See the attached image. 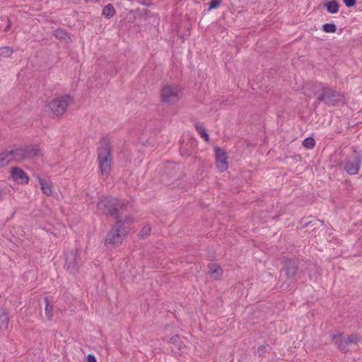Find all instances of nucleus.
<instances>
[{
  "label": "nucleus",
  "instance_id": "obj_1",
  "mask_svg": "<svg viewBox=\"0 0 362 362\" xmlns=\"http://www.w3.org/2000/svg\"><path fill=\"white\" fill-rule=\"evenodd\" d=\"M316 102L322 103L327 106H335L339 103H344V96L340 92L329 86H320L315 90Z\"/></svg>",
  "mask_w": 362,
  "mask_h": 362
},
{
  "label": "nucleus",
  "instance_id": "obj_2",
  "mask_svg": "<svg viewBox=\"0 0 362 362\" xmlns=\"http://www.w3.org/2000/svg\"><path fill=\"white\" fill-rule=\"evenodd\" d=\"M111 147L109 139L104 138L101 141V145L98 148V160L100 173L103 175L107 177L112 167V155Z\"/></svg>",
  "mask_w": 362,
  "mask_h": 362
},
{
  "label": "nucleus",
  "instance_id": "obj_3",
  "mask_svg": "<svg viewBox=\"0 0 362 362\" xmlns=\"http://www.w3.org/2000/svg\"><path fill=\"white\" fill-rule=\"evenodd\" d=\"M124 206V203L121 200L115 197L100 198L97 204V207L103 214L115 217L117 221L121 219L119 218V211Z\"/></svg>",
  "mask_w": 362,
  "mask_h": 362
},
{
  "label": "nucleus",
  "instance_id": "obj_4",
  "mask_svg": "<svg viewBox=\"0 0 362 362\" xmlns=\"http://www.w3.org/2000/svg\"><path fill=\"white\" fill-rule=\"evenodd\" d=\"M182 95V88L177 84H165L163 86L160 93L161 102L171 105L176 104Z\"/></svg>",
  "mask_w": 362,
  "mask_h": 362
},
{
  "label": "nucleus",
  "instance_id": "obj_5",
  "mask_svg": "<svg viewBox=\"0 0 362 362\" xmlns=\"http://www.w3.org/2000/svg\"><path fill=\"white\" fill-rule=\"evenodd\" d=\"M11 151L16 162L31 160L42 155L40 149L35 145L20 146Z\"/></svg>",
  "mask_w": 362,
  "mask_h": 362
},
{
  "label": "nucleus",
  "instance_id": "obj_6",
  "mask_svg": "<svg viewBox=\"0 0 362 362\" xmlns=\"http://www.w3.org/2000/svg\"><path fill=\"white\" fill-rule=\"evenodd\" d=\"M131 222L129 219H118L116 226L108 232L105 238L106 245H116L122 243L123 237L127 234V230L123 228L124 223L129 224Z\"/></svg>",
  "mask_w": 362,
  "mask_h": 362
},
{
  "label": "nucleus",
  "instance_id": "obj_7",
  "mask_svg": "<svg viewBox=\"0 0 362 362\" xmlns=\"http://www.w3.org/2000/svg\"><path fill=\"white\" fill-rule=\"evenodd\" d=\"M72 98L68 95H62L55 98L49 104V108L57 116L62 115L71 103Z\"/></svg>",
  "mask_w": 362,
  "mask_h": 362
},
{
  "label": "nucleus",
  "instance_id": "obj_8",
  "mask_svg": "<svg viewBox=\"0 0 362 362\" xmlns=\"http://www.w3.org/2000/svg\"><path fill=\"white\" fill-rule=\"evenodd\" d=\"M361 162V154L360 152L354 150L352 156L346 159L344 169L349 175H356L360 170Z\"/></svg>",
  "mask_w": 362,
  "mask_h": 362
},
{
  "label": "nucleus",
  "instance_id": "obj_9",
  "mask_svg": "<svg viewBox=\"0 0 362 362\" xmlns=\"http://www.w3.org/2000/svg\"><path fill=\"white\" fill-rule=\"evenodd\" d=\"M80 251L76 249L69 252L66 258V267L71 273H75L79 267L78 257Z\"/></svg>",
  "mask_w": 362,
  "mask_h": 362
},
{
  "label": "nucleus",
  "instance_id": "obj_10",
  "mask_svg": "<svg viewBox=\"0 0 362 362\" xmlns=\"http://www.w3.org/2000/svg\"><path fill=\"white\" fill-rule=\"evenodd\" d=\"M216 156V166L219 172H223L228 168L226 153L221 148L216 147L214 149Z\"/></svg>",
  "mask_w": 362,
  "mask_h": 362
},
{
  "label": "nucleus",
  "instance_id": "obj_11",
  "mask_svg": "<svg viewBox=\"0 0 362 362\" xmlns=\"http://www.w3.org/2000/svg\"><path fill=\"white\" fill-rule=\"evenodd\" d=\"M284 270L288 279L296 281L298 276V261L296 259H289L286 261Z\"/></svg>",
  "mask_w": 362,
  "mask_h": 362
},
{
  "label": "nucleus",
  "instance_id": "obj_12",
  "mask_svg": "<svg viewBox=\"0 0 362 362\" xmlns=\"http://www.w3.org/2000/svg\"><path fill=\"white\" fill-rule=\"evenodd\" d=\"M11 177L21 184H27L29 182V177L26 173L22 169L17 167L12 168Z\"/></svg>",
  "mask_w": 362,
  "mask_h": 362
},
{
  "label": "nucleus",
  "instance_id": "obj_13",
  "mask_svg": "<svg viewBox=\"0 0 362 362\" xmlns=\"http://www.w3.org/2000/svg\"><path fill=\"white\" fill-rule=\"evenodd\" d=\"M333 341L342 353H346L349 351V344L346 338L342 335V334H339L334 336Z\"/></svg>",
  "mask_w": 362,
  "mask_h": 362
},
{
  "label": "nucleus",
  "instance_id": "obj_14",
  "mask_svg": "<svg viewBox=\"0 0 362 362\" xmlns=\"http://www.w3.org/2000/svg\"><path fill=\"white\" fill-rule=\"evenodd\" d=\"M12 161H14V158L11 150L0 153V168L8 165Z\"/></svg>",
  "mask_w": 362,
  "mask_h": 362
},
{
  "label": "nucleus",
  "instance_id": "obj_15",
  "mask_svg": "<svg viewBox=\"0 0 362 362\" xmlns=\"http://www.w3.org/2000/svg\"><path fill=\"white\" fill-rule=\"evenodd\" d=\"M37 180L43 194L47 196H51L53 192L52 185L51 182L41 177H38Z\"/></svg>",
  "mask_w": 362,
  "mask_h": 362
},
{
  "label": "nucleus",
  "instance_id": "obj_16",
  "mask_svg": "<svg viewBox=\"0 0 362 362\" xmlns=\"http://www.w3.org/2000/svg\"><path fill=\"white\" fill-rule=\"evenodd\" d=\"M9 324V317L7 313L3 308H0V329L6 330Z\"/></svg>",
  "mask_w": 362,
  "mask_h": 362
},
{
  "label": "nucleus",
  "instance_id": "obj_17",
  "mask_svg": "<svg viewBox=\"0 0 362 362\" xmlns=\"http://www.w3.org/2000/svg\"><path fill=\"white\" fill-rule=\"evenodd\" d=\"M54 35L62 40H64L66 42H69L71 40V38L66 31L62 28H58L54 31Z\"/></svg>",
  "mask_w": 362,
  "mask_h": 362
},
{
  "label": "nucleus",
  "instance_id": "obj_18",
  "mask_svg": "<svg viewBox=\"0 0 362 362\" xmlns=\"http://www.w3.org/2000/svg\"><path fill=\"white\" fill-rule=\"evenodd\" d=\"M327 11L330 13H337L339 11V3L336 0H332L325 4Z\"/></svg>",
  "mask_w": 362,
  "mask_h": 362
},
{
  "label": "nucleus",
  "instance_id": "obj_19",
  "mask_svg": "<svg viewBox=\"0 0 362 362\" xmlns=\"http://www.w3.org/2000/svg\"><path fill=\"white\" fill-rule=\"evenodd\" d=\"M115 13V9L113 7V6L110 4L106 5L103 9L102 14L106 18L110 19L112 18Z\"/></svg>",
  "mask_w": 362,
  "mask_h": 362
},
{
  "label": "nucleus",
  "instance_id": "obj_20",
  "mask_svg": "<svg viewBox=\"0 0 362 362\" xmlns=\"http://www.w3.org/2000/svg\"><path fill=\"white\" fill-rule=\"evenodd\" d=\"M209 268L210 269V273L214 276L215 279L220 278L222 271L219 265L216 264H210L209 265Z\"/></svg>",
  "mask_w": 362,
  "mask_h": 362
},
{
  "label": "nucleus",
  "instance_id": "obj_21",
  "mask_svg": "<svg viewBox=\"0 0 362 362\" xmlns=\"http://www.w3.org/2000/svg\"><path fill=\"white\" fill-rule=\"evenodd\" d=\"M45 315L47 316V317L48 318V320H51L52 316H53V308L52 306L50 305V303L48 300V298L46 297L45 298Z\"/></svg>",
  "mask_w": 362,
  "mask_h": 362
},
{
  "label": "nucleus",
  "instance_id": "obj_22",
  "mask_svg": "<svg viewBox=\"0 0 362 362\" xmlns=\"http://www.w3.org/2000/svg\"><path fill=\"white\" fill-rule=\"evenodd\" d=\"M196 129L199 135L204 139V141H209V134H207L205 128L202 124H197L196 125Z\"/></svg>",
  "mask_w": 362,
  "mask_h": 362
},
{
  "label": "nucleus",
  "instance_id": "obj_23",
  "mask_svg": "<svg viewBox=\"0 0 362 362\" xmlns=\"http://www.w3.org/2000/svg\"><path fill=\"white\" fill-rule=\"evenodd\" d=\"M13 52L11 47L5 46L0 48V56L4 57H10Z\"/></svg>",
  "mask_w": 362,
  "mask_h": 362
},
{
  "label": "nucleus",
  "instance_id": "obj_24",
  "mask_svg": "<svg viewBox=\"0 0 362 362\" xmlns=\"http://www.w3.org/2000/svg\"><path fill=\"white\" fill-rule=\"evenodd\" d=\"M303 146L308 149H312L315 146V141L313 138L308 137L303 141Z\"/></svg>",
  "mask_w": 362,
  "mask_h": 362
},
{
  "label": "nucleus",
  "instance_id": "obj_25",
  "mask_svg": "<svg viewBox=\"0 0 362 362\" xmlns=\"http://www.w3.org/2000/svg\"><path fill=\"white\" fill-rule=\"evenodd\" d=\"M322 30L325 33H335L337 30V26L334 23H325L322 25Z\"/></svg>",
  "mask_w": 362,
  "mask_h": 362
},
{
  "label": "nucleus",
  "instance_id": "obj_26",
  "mask_svg": "<svg viewBox=\"0 0 362 362\" xmlns=\"http://www.w3.org/2000/svg\"><path fill=\"white\" fill-rule=\"evenodd\" d=\"M308 218H303L300 221L302 228L308 227V226H315L317 223L320 222V220L313 219L312 221H307Z\"/></svg>",
  "mask_w": 362,
  "mask_h": 362
},
{
  "label": "nucleus",
  "instance_id": "obj_27",
  "mask_svg": "<svg viewBox=\"0 0 362 362\" xmlns=\"http://www.w3.org/2000/svg\"><path fill=\"white\" fill-rule=\"evenodd\" d=\"M346 339L349 345L356 344L359 341V338L356 334H351Z\"/></svg>",
  "mask_w": 362,
  "mask_h": 362
},
{
  "label": "nucleus",
  "instance_id": "obj_28",
  "mask_svg": "<svg viewBox=\"0 0 362 362\" xmlns=\"http://www.w3.org/2000/svg\"><path fill=\"white\" fill-rule=\"evenodd\" d=\"M221 4V0H211L209 3V9H214L220 6Z\"/></svg>",
  "mask_w": 362,
  "mask_h": 362
},
{
  "label": "nucleus",
  "instance_id": "obj_29",
  "mask_svg": "<svg viewBox=\"0 0 362 362\" xmlns=\"http://www.w3.org/2000/svg\"><path fill=\"white\" fill-rule=\"evenodd\" d=\"M151 233V227L149 226H144L139 233V235L142 238H146Z\"/></svg>",
  "mask_w": 362,
  "mask_h": 362
},
{
  "label": "nucleus",
  "instance_id": "obj_30",
  "mask_svg": "<svg viewBox=\"0 0 362 362\" xmlns=\"http://www.w3.org/2000/svg\"><path fill=\"white\" fill-rule=\"evenodd\" d=\"M344 3L347 7H352L356 4V0H344Z\"/></svg>",
  "mask_w": 362,
  "mask_h": 362
},
{
  "label": "nucleus",
  "instance_id": "obj_31",
  "mask_svg": "<svg viewBox=\"0 0 362 362\" xmlns=\"http://www.w3.org/2000/svg\"><path fill=\"white\" fill-rule=\"evenodd\" d=\"M177 165L175 164V163H168L165 167V169L166 170H170V169H173L175 170L176 168H177Z\"/></svg>",
  "mask_w": 362,
  "mask_h": 362
},
{
  "label": "nucleus",
  "instance_id": "obj_32",
  "mask_svg": "<svg viewBox=\"0 0 362 362\" xmlns=\"http://www.w3.org/2000/svg\"><path fill=\"white\" fill-rule=\"evenodd\" d=\"M88 362H97L95 357L92 354H88L87 356Z\"/></svg>",
  "mask_w": 362,
  "mask_h": 362
},
{
  "label": "nucleus",
  "instance_id": "obj_33",
  "mask_svg": "<svg viewBox=\"0 0 362 362\" xmlns=\"http://www.w3.org/2000/svg\"><path fill=\"white\" fill-rule=\"evenodd\" d=\"M8 25H7L6 26V28H4V31H5V32L8 31V30H9V29H10V28H11V22H10V21H9V19H8Z\"/></svg>",
  "mask_w": 362,
  "mask_h": 362
},
{
  "label": "nucleus",
  "instance_id": "obj_34",
  "mask_svg": "<svg viewBox=\"0 0 362 362\" xmlns=\"http://www.w3.org/2000/svg\"><path fill=\"white\" fill-rule=\"evenodd\" d=\"M148 12H149V11H148V10H147V9H144V10L141 12V14H140V15H141V16H146L148 15Z\"/></svg>",
  "mask_w": 362,
  "mask_h": 362
},
{
  "label": "nucleus",
  "instance_id": "obj_35",
  "mask_svg": "<svg viewBox=\"0 0 362 362\" xmlns=\"http://www.w3.org/2000/svg\"><path fill=\"white\" fill-rule=\"evenodd\" d=\"M281 287L283 289L285 290V289L288 288V285L287 284H282Z\"/></svg>",
  "mask_w": 362,
  "mask_h": 362
},
{
  "label": "nucleus",
  "instance_id": "obj_36",
  "mask_svg": "<svg viewBox=\"0 0 362 362\" xmlns=\"http://www.w3.org/2000/svg\"><path fill=\"white\" fill-rule=\"evenodd\" d=\"M2 200V190L0 189V202Z\"/></svg>",
  "mask_w": 362,
  "mask_h": 362
},
{
  "label": "nucleus",
  "instance_id": "obj_37",
  "mask_svg": "<svg viewBox=\"0 0 362 362\" xmlns=\"http://www.w3.org/2000/svg\"><path fill=\"white\" fill-rule=\"evenodd\" d=\"M171 340L175 341V339L174 337L171 338Z\"/></svg>",
  "mask_w": 362,
  "mask_h": 362
},
{
  "label": "nucleus",
  "instance_id": "obj_38",
  "mask_svg": "<svg viewBox=\"0 0 362 362\" xmlns=\"http://www.w3.org/2000/svg\"><path fill=\"white\" fill-rule=\"evenodd\" d=\"M171 340L175 341V339L174 337L171 338Z\"/></svg>",
  "mask_w": 362,
  "mask_h": 362
}]
</instances>
